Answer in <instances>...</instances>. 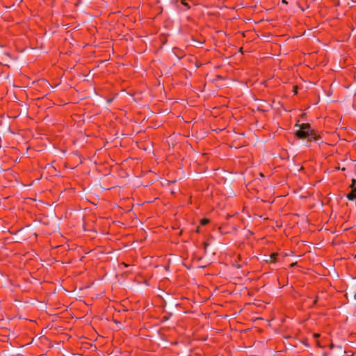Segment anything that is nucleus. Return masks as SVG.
<instances>
[{
    "label": "nucleus",
    "instance_id": "nucleus-3",
    "mask_svg": "<svg viewBox=\"0 0 356 356\" xmlns=\"http://www.w3.org/2000/svg\"><path fill=\"white\" fill-rule=\"evenodd\" d=\"M209 222V219H207V218H203V219H202V220H201V221H200V224H201L202 225H207Z\"/></svg>",
    "mask_w": 356,
    "mask_h": 356
},
{
    "label": "nucleus",
    "instance_id": "nucleus-6",
    "mask_svg": "<svg viewBox=\"0 0 356 356\" xmlns=\"http://www.w3.org/2000/svg\"><path fill=\"white\" fill-rule=\"evenodd\" d=\"M314 337H319V334H314Z\"/></svg>",
    "mask_w": 356,
    "mask_h": 356
},
{
    "label": "nucleus",
    "instance_id": "nucleus-1",
    "mask_svg": "<svg viewBox=\"0 0 356 356\" xmlns=\"http://www.w3.org/2000/svg\"><path fill=\"white\" fill-rule=\"evenodd\" d=\"M299 129L296 131V136L299 139H307V141H316L320 138L317 132L311 127L309 123L296 124Z\"/></svg>",
    "mask_w": 356,
    "mask_h": 356
},
{
    "label": "nucleus",
    "instance_id": "nucleus-4",
    "mask_svg": "<svg viewBox=\"0 0 356 356\" xmlns=\"http://www.w3.org/2000/svg\"><path fill=\"white\" fill-rule=\"evenodd\" d=\"M181 3L183 6H184L185 7H186L187 9H189L190 8V6L188 5V3L186 2V1H181Z\"/></svg>",
    "mask_w": 356,
    "mask_h": 356
},
{
    "label": "nucleus",
    "instance_id": "nucleus-5",
    "mask_svg": "<svg viewBox=\"0 0 356 356\" xmlns=\"http://www.w3.org/2000/svg\"><path fill=\"white\" fill-rule=\"evenodd\" d=\"M355 183H356V180H355V179H352V184H351V185H350V187H351L352 188H356V187L355 186Z\"/></svg>",
    "mask_w": 356,
    "mask_h": 356
},
{
    "label": "nucleus",
    "instance_id": "nucleus-2",
    "mask_svg": "<svg viewBox=\"0 0 356 356\" xmlns=\"http://www.w3.org/2000/svg\"><path fill=\"white\" fill-rule=\"evenodd\" d=\"M277 257H278V254L277 253H272L270 255V258L271 261H276Z\"/></svg>",
    "mask_w": 356,
    "mask_h": 356
}]
</instances>
